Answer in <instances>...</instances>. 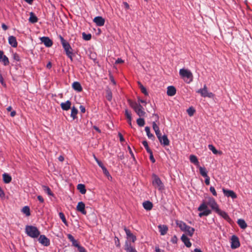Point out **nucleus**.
Returning <instances> with one entry per match:
<instances>
[{
  "label": "nucleus",
  "instance_id": "nucleus-1",
  "mask_svg": "<svg viewBox=\"0 0 252 252\" xmlns=\"http://www.w3.org/2000/svg\"><path fill=\"white\" fill-rule=\"evenodd\" d=\"M59 38L61 40L62 46L65 52L66 56L70 59L71 61H72V49L70 46L69 43L67 41H66L61 35H59Z\"/></svg>",
  "mask_w": 252,
  "mask_h": 252
},
{
  "label": "nucleus",
  "instance_id": "nucleus-2",
  "mask_svg": "<svg viewBox=\"0 0 252 252\" xmlns=\"http://www.w3.org/2000/svg\"><path fill=\"white\" fill-rule=\"evenodd\" d=\"M25 231L26 234L32 238H37L40 234L37 228L32 225H27L25 228Z\"/></svg>",
  "mask_w": 252,
  "mask_h": 252
},
{
  "label": "nucleus",
  "instance_id": "nucleus-3",
  "mask_svg": "<svg viewBox=\"0 0 252 252\" xmlns=\"http://www.w3.org/2000/svg\"><path fill=\"white\" fill-rule=\"evenodd\" d=\"M128 101L131 107L134 109L139 117H141L145 116L146 112L144 111V109L141 105L131 100H128Z\"/></svg>",
  "mask_w": 252,
  "mask_h": 252
},
{
  "label": "nucleus",
  "instance_id": "nucleus-4",
  "mask_svg": "<svg viewBox=\"0 0 252 252\" xmlns=\"http://www.w3.org/2000/svg\"><path fill=\"white\" fill-rule=\"evenodd\" d=\"M179 74L188 83H189L192 81L193 75L189 70L184 68L181 69L179 71Z\"/></svg>",
  "mask_w": 252,
  "mask_h": 252
},
{
  "label": "nucleus",
  "instance_id": "nucleus-5",
  "mask_svg": "<svg viewBox=\"0 0 252 252\" xmlns=\"http://www.w3.org/2000/svg\"><path fill=\"white\" fill-rule=\"evenodd\" d=\"M152 184L156 189H158L159 190H162L164 189V185L160 178L157 175L153 174L152 176Z\"/></svg>",
  "mask_w": 252,
  "mask_h": 252
},
{
  "label": "nucleus",
  "instance_id": "nucleus-6",
  "mask_svg": "<svg viewBox=\"0 0 252 252\" xmlns=\"http://www.w3.org/2000/svg\"><path fill=\"white\" fill-rule=\"evenodd\" d=\"M198 210L201 212L198 215L201 218L203 216H207L211 213V211L208 209L207 205L205 203H202L199 206Z\"/></svg>",
  "mask_w": 252,
  "mask_h": 252
},
{
  "label": "nucleus",
  "instance_id": "nucleus-7",
  "mask_svg": "<svg viewBox=\"0 0 252 252\" xmlns=\"http://www.w3.org/2000/svg\"><path fill=\"white\" fill-rule=\"evenodd\" d=\"M196 93L200 94L201 95L204 97L213 98L214 96V94L208 91L207 87L206 85H204L202 89H200L196 91Z\"/></svg>",
  "mask_w": 252,
  "mask_h": 252
},
{
  "label": "nucleus",
  "instance_id": "nucleus-8",
  "mask_svg": "<svg viewBox=\"0 0 252 252\" xmlns=\"http://www.w3.org/2000/svg\"><path fill=\"white\" fill-rule=\"evenodd\" d=\"M231 248L232 249H235L240 247V244L237 236L233 235L231 237Z\"/></svg>",
  "mask_w": 252,
  "mask_h": 252
},
{
  "label": "nucleus",
  "instance_id": "nucleus-9",
  "mask_svg": "<svg viewBox=\"0 0 252 252\" xmlns=\"http://www.w3.org/2000/svg\"><path fill=\"white\" fill-rule=\"evenodd\" d=\"M40 243L44 246L47 247L50 245V240L44 235H41L38 239Z\"/></svg>",
  "mask_w": 252,
  "mask_h": 252
},
{
  "label": "nucleus",
  "instance_id": "nucleus-10",
  "mask_svg": "<svg viewBox=\"0 0 252 252\" xmlns=\"http://www.w3.org/2000/svg\"><path fill=\"white\" fill-rule=\"evenodd\" d=\"M207 205H209L211 208L214 210L215 212L217 211V209H219L218 205L213 198H210L208 201L207 203Z\"/></svg>",
  "mask_w": 252,
  "mask_h": 252
},
{
  "label": "nucleus",
  "instance_id": "nucleus-11",
  "mask_svg": "<svg viewBox=\"0 0 252 252\" xmlns=\"http://www.w3.org/2000/svg\"><path fill=\"white\" fill-rule=\"evenodd\" d=\"M222 191L224 195L226 197H230L232 199H235L237 198L236 194L233 190H228L223 188L222 189Z\"/></svg>",
  "mask_w": 252,
  "mask_h": 252
},
{
  "label": "nucleus",
  "instance_id": "nucleus-12",
  "mask_svg": "<svg viewBox=\"0 0 252 252\" xmlns=\"http://www.w3.org/2000/svg\"><path fill=\"white\" fill-rule=\"evenodd\" d=\"M93 21L99 27L103 26L105 23V19L101 16L95 17Z\"/></svg>",
  "mask_w": 252,
  "mask_h": 252
},
{
  "label": "nucleus",
  "instance_id": "nucleus-13",
  "mask_svg": "<svg viewBox=\"0 0 252 252\" xmlns=\"http://www.w3.org/2000/svg\"><path fill=\"white\" fill-rule=\"evenodd\" d=\"M40 40L47 47H51L53 45L52 40H51L48 37L43 36L40 38Z\"/></svg>",
  "mask_w": 252,
  "mask_h": 252
},
{
  "label": "nucleus",
  "instance_id": "nucleus-14",
  "mask_svg": "<svg viewBox=\"0 0 252 252\" xmlns=\"http://www.w3.org/2000/svg\"><path fill=\"white\" fill-rule=\"evenodd\" d=\"M76 210L83 215H86L87 214V212L85 210V205L83 202H78L76 207Z\"/></svg>",
  "mask_w": 252,
  "mask_h": 252
},
{
  "label": "nucleus",
  "instance_id": "nucleus-15",
  "mask_svg": "<svg viewBox=\"0 0 252 252\" xmlns=\"http://www.w3.org/2000/svg\"><path fill=\"white\" fill-rule=\"evenodd\" d=\"M216 212L227 221L230 222L231 221V219L225 212L221 211L219 209H217Z\"/></svg>",
  "mask_w": 252,
  "mask_h": 252
},
{
  "label": "nucleus",
  "instance_id": "nucleus-16",
  "mask_svg": "<svg viewBox=\"0 0 252 252\" xmlns=\"http://www.w3.org/2000/svg\"><path fill=\"white\" fill-rule=\"evenodd\" d=\"M161 145L163 146H168L170 143V141L168 139L167 135H163L160 139H158Z\"/></svg>",
  "mask_w": 252,
  "mask_h": 252
},
{
  "label": "nucleus",
  "instance_id": "nucleus-17",
  "mask_svg": "<svg viewBox=\"0 0 252 252\" xmlns=\"http://www.w3.org/2000/svg\"><path fill=\"white\" fill-rule=\"evenodd\" d=\"M181 239L187 247L190 248L191 247V243L189 239L185 234L182 235Z\"/></svg>",
  "mask_w": 252,
  "mask_h": 252
},
{
  "label": "nucleus",
  "instance_id": "nucleus-18",
  "mask_svg": "<svg viewBox=\"0 0 252 252\" xmlns=\"http://www.w3.org/2000/svg\"><path fill=\"white\" fill-rule=\"evenodd\" d=\"M71 102L69 100H67L64 102H62L61 107L63 110L67 111L71 108Z\"/></svg>",
  "mask_w": 252,
  "mask_h": 252
},
{
  "label": "nucleus",
  "instance_id": "nucleus-19",
  "mask_svg": "<svg viewBox=\"0 0 252 252\" xmlns=\"http://www.w3.org/2000/svg\"><path fill=\"white\" fill-rule=\"evenodd\" d=\"M167 89V94L168 96H174L176 93V88L173 86H168Z\"/></svg>",
  "mask_w": 252,
  "mask_h": 252
},
{
  "label": "nucleus",
  "instance_id": "nucleus-20",
  "mask_svg": "<svg viewBox=\"0 0 252 252\" xmlns=\"http://www.w3.org/2000/svg\"><path fill=\"white\" fill-rule=\"evenodd\" d=\"M72 87L75 91L78 92H81L83 90L80 83L77 81L74 82L72 83Z\"/></svg>",
  "mask_w": 252,
  "mask_h": 252
},
{
  "label": "nucleus",
  "instance_id": "nucleus-21",
  "mask_svg": "<svg viewBox=\"0 0 252 252\" xmlns=\"http://www.w3.org/2000/svg\"><path fill=\"white\" fill-rule=\"evenodd\" d=\"M8 43L13 47H16L18 45L16 37L12 35L9 36Z\"/></svg>",
  "mask_w": 252,
  "mask_h": 252
},
{
  "label": "nucleus",
  "instance_id": "nucleus-22",
  "mask_svg": "<svg viewBox=\"0 0 252 252\" xmlns=\"http://www.w3.org/2000/svg\"><path fill=\"white\" fill-rule=\"evenodd\" d=\"M161 235H164L167 233L168 227L166 225H159L158 226Z\"/></svg>",
  "mask_w": 252,
  "mask_h": 252
},
{
  "label": "nucleus",
  "instance_id": "nucleus-23",
  "mask_svg": "<svg viewBox=\"0 0 252 252\" xmlns=\"http://www.w3.org/2000/svg\"><path fill=\"white\" fill-rule=\"evenodd\" d=\"M125 250L126 252H137L135 249L131 246L127 242H126L125 245Z\"/></svg>",
  "mask_w": 252,
  "mask_h": 252
},
{
  "label": "nucleus",
  "instance_id": "nucleus-24",
  "mask_svg": "<svg viewBox=\"0 0 252 252\" xmlns=\"http://www.w3.org/2000/svg\"><path fill=\"white\" fill-rule=\"evenodd\" d=\"M176 223L182 231H184L188 226L185 222L181 220H176Z\"/></svg>",
  "mask_w": 252,
  "mask_h": 252
},
{
  "label": "nucleus",
  "instance_id": "nucleus-25",
  "mask_svg": "<svg viewBox=\"0 0 252 252\" xmlns=\"http://www.w3.org/2000/svg\"><path fill=\"white\" fill-rule=\"evenodd\" d=\"M143 206L145 210L150 211L152 209L153 205L151 202L146 201L143 203Z\"/></svg>",
  "mask_w": 252,
  "mask_h": 252
},
{
  "label": "nucleus",
  "instance_id": "nucleus-26",
  "mask_svg": "<svg viewBox=\"0 0 252 252\" xmlns=\"http://www.w3.org/2000/svg\"><path fill=\"white\" fill-rule=\"evenodd\" d=\"M195 231V229L189 226H188L187 228L184 230V232H185L187 233V234L190 237H192L194 234V232Z\"/></svg>",
  "mask_w": 252,
  "mask_h": 252
},
{
  "label": "nucleus",
  "instance_id": "nucleus-27",
  "mask_svg": "<svg viewBox=\"0 0 252 252\" xmlns=\"http://www.w3.org/2000/svg\"><path fill=\"white\" fill-rule=\"evenodd\" d=\"M30 18L29 21L32 23H35L38 21V18L36 15L32 12L30 13Z\"/></svg>",
  "mask_w": 252,
  "mask_h": 252
},
{
  "label": "nucleus",
  "instance_id": "nucleus-28",
  "mask_svg": "<svg viewBox=\"0 0 252 252\" xmlns=\"http://www.w3.org/2000/svg\"><path fill=\"white\" fill-rule=\"evenodd\" d=\"M3 181L5 184L9 183L12 180L11 177L7 173H4L2 174Z\"/></svg>",
  "mask_w": 252,
  "mask_h": 252
},
{
  "label": "nucleus",
  "instance_id": "nucleus-29",
  "mask_svg": "<svg viewBox=\"0 0 252 252\" xmlns=\"http://www.w3.org/2000/svg\"><path fill=\"white\" fill-rule=\"evenodd\" d=\"M237 223L242 229H245L247 227L246 222L243 219H239L237 221Z\"/></svg>",
  "mask_w": 252,
  "mask_h": 252
},
{
  "label": "nucleus",
  "instance_id": "nucleus-30",
  "mask_svg": "<svg viewBox=\"0 0 252 252\" xmlns=\"http://www.w3.org/2000/svg\"><path fill=\"white\" fill-rule=\"evenodd\" d=\"M77 189L82 194H84L86 193V189H85V186L84 185L81 184H78L77 185Z\"/></svg>",
  "mask_w": 252,
  "mask_h": 252
},
{
  "label": "nucleus",
  "instance_id": "nucleus-31",
  "mask_svg": "<svg viewBox=\"0 0 252 252\" xmlns=\"http://www.w3.org/2000/svg\"><path fill=\"white\" fill-rule=\"evenodd\" d=\"M145 130L146 132L147 135L148 137L150 139H151L152 140H154L155 137L154 136V135L150 132V128L148 126H146L145 128Z\"/></svg>",
  "mask_w": 252,
  "mask_h": 252
},
{
  "label": "nucleus",
  "instance_id": "nucleus-32",
  "mask_svg": "<svg viewBox=\"0 0 252 252\" xmlns=\"http://www.w3.org/2000/svg\"><path fill=\"white\" fill-rule=\"evenodd\" d=\"M0 62H2L4 65H7L9 63V60L5 55H3L1 57H0Z\"/></svg>",
  "mask_w": 252,
  "mask_h": 252
},
{
  "label": "nucleus",
  "instance_id": "nucleus-33",
  "mask_svg": "<svg viewBox=\"0 0 252 252\" xmlns=\"http://www.w3.org/2000/svg\"><path fill=\"white\" fill-rule=\"evenodd\" d=\"M189 160L191 162L194 163V164L197 165L199 164V162L197 157L193 155H191L189 157Z\"/></svg>",
  "mask_w": 252,
  "mask_h": 252
},
{
  "label": "nucleus",
  "instance_id": "nucleus-34",
  "mask_svg": "<svg viewBox=\"0 0 252 252\" xmlns=\"http://www.w3.org/2000/svg\"><path fill=\"white\" fill-rule=\"evenodd\" d=\"M106 98L109 101H111L112 98V93L109 89L106 90Z\"/></svg>",
  "mask_w": 252,
  "mask_h": 252
},
{
  "label": "nucleus",
  "instance_id": "nucleus-35",
  "mask_svg": "<svg viewBox=\"0 0 252 252\" xmlns=\"http://www.w3.org/2000/svg\"><path fill=\"white\" fill-rule=\"evenodd\" d=\"M78 110L75 107L71 108V117L74 120L76 118V115L78 113Z\"/></svg>",
  "mask_w": 252,
  "mask_h": 252
},
{
  "label": "nucleus",
  "instance_id": "nucleus-36",
  "mask_svg": "<svg viewBox=\"0 0 252 252\" xmlns=\"http://www.w3.org/2000/svg\"><path fill=\"white\" fill-rule=\"evenodd\" d=\"M199 171L200 174L204 177H207V172L206 171V169L205 167H199Z\"/></svg>",
  "mask_w": 252,
  "mask_h": 252
},
{
  "label": "nucleus",
  "instance_id": "nucleus-37",
  "mask_svg": "<svg viewBox=\"0 0 252 252\" xmlns=\"http://www.w3.org/2000/svg\"><path fill=\"white\" fill-rule=\"evenodd\" d=\"M43 188V189L44 190V191L47 193L50 196H53L54 195V194L53 193V192H52L51 190L50 189L47 187V186H43L42 187Z\"/></svg>",
  "mask_w": 252,
  "mask_h": 252
},
{
  "label": "nucleus",
  "instance_id": "nucleus-38",
  "mask_svg": "<svg viewBox=\"0 0 252 252\" xmlns=\"http://www.w3.org/2000/svg\"><path fill=\"white\" fill-rule=\"evenodd\" d=\"M22 212L26 214L27 216H29L31 215L30 209L28 206H25L22 210Z\"/></svg>",
  "mask_w": 252,
  "mask_h": 252
},
{
  "label": "nucleus",
  "instance_id": "nucleus-39",
  "mask_svg": "<svg viewBox=\"0 0 252 252\" xmlns=\"http://www.w3.org/2000/svg\"><path fill=\"white\" fill-rule=\"evenodd\" d=\"M59 217L60 218V219L62 220L63 221V223L67 226L68 225V223H67V222L66 220V219H65V216L64 215V214L62 212H60L59 214Z\"/></svg>",
  "mask_w": 252,
  "mask_h": 252
},
{
  "label": "nucleus",
  "instance_id": "nucleus-40",
  "mask_svg": "<svg viewBox=\"0 0 252 252\" xmlns=\"http://www.w3.org/2000/svg\"><path fill=\"white\" fill-rule=\"evenodd\" d=\"M187 111L188 115L190 117H191L194 115V114L195 112V110L193 107H190L187 109Z\"/></svg>",
  "mask_w": 252,
  "mask_h": 252
},
{
  "label": "nucleus",
  "instance_id": "nucleus-41",
  "mask_svg": "<svg viewBox=\"0 0 252 252\" xmlns=\"http://www.w3.org/2000/svg\"><path fill=\"white\" fill-rule=\"evenodd\" d=\"M137 125L139 126H143L145 125V121L143 118H138L136 121Z\"/></svg>",
  "mask_w": 252,
  "mask_h": 252
},
{
  "label": "nucleus",
  "instance_id": "nucleus-42",
  "mask_svg": "<svg viewBox=\"0 0 252 252\" xmlns=\"http://www.w3.org/2000/svg\"><path fill=\"white\" fill-rule=\"evenodd\" d=\"M83 38L85 40H90L91 39L92 35L90 33L86 34L85 32L82 33Z\"/></svg>",
  "mask_w": 252,
  "mask_h": 252
},
{
  "label": "nucleus",
  "instance_id": "nucleus-43",
  "mask_svg": "<svg viewBox=\"0 0 252 252\" xmlns=\"http://www.w3.org/2000/svg\"><path fill=\"white\" fill-rule=\"evenodd\" d=\"M125 114L128 120L131 121L132 117L131 113L127 110L126 109L125 111Z\"/></svg>",
  "mask_w": 252,
  "mask_h": 252
},
{
  "label": "nucleus",
  "instance_id": "nucleus-44",
  "mask_svg": "<svg viewBox=\"0 0 252 252\" xmlns=\"http://www.w3.org/2000/svg\"><path fill=\"white\" fill-rule=\"evenodd\" d=\"M142 144L148 153H150L151 152H152V150L149 147L148 142L146 141H143L142 142Z\"/></svg>",
  "mask_w": 252,
  "mask_h": 252
},
{
  "label": "nucleus",
  "instance_id": "nucleus-45",
  "mask_svg": "<svg viewBox=\"0 0 252 252\" xmlns=\"http://www.w3.org/2000/svg\"><path fill=\"white\" fill-rule=\"evenodd\" d=\"M208 148H209V150L212 151V152L214 154H217L218 153V151H217V150L215 148V147L213 145H211V144L209 145Z\"/></svg>",
  "mask_w": 252,
  "mask_h": 252
},
{
  "label": "nucleus",
  "instance_id": "nucleus-46",
  "mask_svg": "<svg viewBox=\"0 0 252 252\" xmlns=\"http://www.w3.org/2000/svg\"><path fill=\"white\" fill-rule=\"evenodd\" d=\"M153 128L155 132L159 130V128L155 122H153Z\"/></svg>",
  "mask_w": 252,
  "mask_h": 252
},
{
  "label": "nucleus",
  "instance_id": "nucleus-47",
  "mask_svg": "<svg viewBox=\"0 0 252 252\" xmlns=\"http://www.w3.org/2000/svg\"><path fill=\"white\" fill-rule=\"evenodd\" d=\"M13 58L14 60L16 61H20V56L19 55L17 54V53H14L13 54Z\"/></svg>",
  "mask_w": 252,
  "mask_h": 252
},
{
  "label": "nucleus",
  "instance_id": "nucleus-48",
  "mask_svg": "<svg viewBox=\"0 0 252 252\" xmlns=\"http://www.w3.org/2000/svg\"><path fill=\"white\" fill-rule=\"evenodd\" d=\"M124 230L126 234L127 238H128L129 236H130L132 234V233L131 232L130 230L127 229L126 227H125Z\"/></svg>",
  "mask_w": 252,
  "mask_h": 252
},
{
  "label": "nucleus",
  "instance_id": "nucleus-49",
  "mask_svg": "<svg viewBox=\"0 0 252 252\" xmlns=\"http://www.w3.org/2000/svg\"><path fill=\"white\" fill-rule=\"evenodd\" d=\"M210 190L212 192V193L213 194V195H214V196H217V192H216L214 187H211L210 188Z\"/></svg>",
  "mask_w": 252,
  "mask_h": 252
},
{
  "label": "nucleus",
  "instance_id": "nucleus-50",
  "mask_svg": "<svg viewBox=\"0 0 252 252\" xmlns=\"http://www.w3.org/2000/svg\"><path fill=\"white\" fill-rule=\"evenodd\" d=\"M114 240H115V243L116 246L117 247H120V241H119V239H118V238L117 237H115Z\"/></svg>",
  "mask_w": 252,
  "mask_h": 252
},
{
  "label": "nucleus",
  "instance_id": "nucleus-51",
  "mask_svg": "<svg viewBox=\"0 0 252 252\" xmlns=\"http://www.w3.org/2000/svg\"><path fill=\"white\" fill-rule=\"evenodd\" d=\"M149 154H150V157H149L150 159L153 163H155L156 161V160L154 157L153 152H151L150 153H149Z\"/></svg>",
  "mask_w": 252,
  "mask_h": 252
},
{
  "label": "nucleus",
  "instance_id": "nucleus-52",
  "mask_svg": "<svg viewBox=\"0 0 252 252\" xmlns=\"http://www.w3.org/2000/svg\"><path fill=\"white\" fill-rule=\"evenodd\" d=\"M103 173L107 176H110V174L105 167L102 168Z\"/></svg>",
  "mask_w": 252,
  "mask_h": 252
},
{
  "label": "nucleus",
  "instance_id": "nucleus-53",
  "mask_svg": "<svg viewBox=\"0 0 252 252\" xmlns=\"http://www.w3.org/2000/svg\"><path fill=\"white\" fill-rule=\"evenodd\" d=\"M127 238L131 240L132 242H134L136 240V236L134 235L133 234Z\"/></svg>",
  "mask_w": 252,
  "mask_h": 252
},
{
  "label": "nucleus",
  "instance_id": "nucleus-54",
  "mask_svg": "<svg viewBox=\"0 0 252 252\" xmlns=\"http://www.w3.org/2000/svg\"><path fill=\"white\" fill-rule=\"evenodd\" d=\"M177 237H176V236L174 235L173 237H172L171 239V242L173 244H176L177 242Z\"/></svg>",
  "mask_w": 252,
  "mask_h": 252
},
{
  "label": "nucleus",
  "instance_id": "nucleus-55",
  "mask_svg": "<svg viewBox=\"0 0 252 252\" xmlns=\"http://www.w3.org/2000/svg\"><path fill=\"white\" fill-rule=\"evenodd\" d=\"M78 250L79 251V252H87L86 250L83 247H82L81 246H80L78 248Z\"/></svg>",
  "mask_w": 252,
  "mask_h": 252
},
{
  "label": "nucleus",
  "instance_id": "nucleus-56",
  "mask_svg": "<svg viewBox=\"0 0 252 252\" xmlns=\"http://www.w3.org/2000/svg\"><path fill=\"white\" fill-rule=\"evenodd\" d=\"M71 242L72 243V245L75 247H77V248L80 246L79 245L77 241L75 239L72 241Z\"/></svg>",
  "mask_w": 252,
  "mask_h": 252
},
{
  "label": "nucleus",
  "instance_id": "nucleus-57",
  "mask_svg": "<svg viewBox=\"0 0 252 252\" xmlns=\"http://www.w3.org/2000/svg\"><path fill=\"white\" fill-rule=\"evenodd\" d=\"M0 197L1 198L3 199L5 197V194L3 190L0 188Z\"/></svg>",
  "mask_w": 252,
  "mask_h": 252
},
{
  "label": "nucleus",
  "instance_id": "nucleus-58",
  "mask_svg": "<svg viewBox=\"0 0 252 252\" xmlns=\"http://www.w3.org/2000/svg\"><path fill=\"white\" fill-rule=\"evenodd\" d=\"M118 136H119V137L120 138V142H123L125 141V139H124L123 135L121 133L119 132L118 133Z\"/></svg>",
  "mask_w": 252,
  "mask_h": 252
},
{
  "label": "nucleus",
  "instance_id": "nucleus-59",
  "mask_svg": "<svg viewBox=\"0 0 252 252\" xmlns=\"http://www.w3.org/2000/svg\"><path fill=\"white\" fill-rule=\"evenodd\" d=\"M67 238L68 239L71 241L72 242V241H73L74 240H75L74 238L73 237V236L70 234H68L67 235Z\"/></svg>",
  "mask_w": 252,
  "mask_h": 252
},
{
  "label": "nucleus",
  "instance_id": "nucleus-60",
  "mask_svg": "<svg viewBox=\"0 0 252 252\" xmlns=\"http://www.w3.org/2000/svg\"><path fill=\"white\" fill-rule=\"evenodd\" d=\"M156 134L158 138V139H160L161 138V137H162V136L161 135V133H160V130H158V131H156Z\"/></svg>",
  "mask_w": 252,
  "mask_h": 252
},
{
  "label": "nucleus",
  "instance_id": "nucleus-61",
  "mask_svg": "<svg viewBox=\"0 0 252 252\" xmlns=\"http://www.w3.org/2000/svg\"><path fill=\"white\" fill-rule=\"evenodd\" d=\"M79 109L80 110V111L82 113H84L86 111V109H85V107L83 105H80L79 107Z\"/></svg>",
  "mask_w": 252,
  "mask_h": 252
},
{
  "label": "nucleus",
  "instance_id": "nucleus-62",
  "mask_svg": "<svg viewBox=\"0 0 252 252\" xmlns=\"http://www.w3.org/2000/svg\"><path fill=\"white\" fill-rule=\"evenodd\" d=\"M205 183L207 185H209L210 184V177L208 176L207 177H205Z\"/></svg>",
  "mask_w": 252,
  "mask_h": 252
},
{
  "label": "nucleus",
  "instance_id": "nucleus-63",
  "mask_svg": "<svg viewBox=\"0 0 252 252\" xmlns=\"http://www.w3.org/2000/svg\"><path fill=\"white\" fill-rule=\"evenodd\" d=\"M141 92L144 94L145 95H148V93L147 91V90L145 88H142V90H141Z\"/></svg>",
  "mask_w": 252,
  "mask_h": 252
},
{
  "label": "nucleus",
  "instance_id": "nucleus-64",
  "mask_svg": "<svg viewBox=\"0 0 252 252\" xmlns=\"http://www.w3.org/2000/svg\"><path fill=\"white\" fill-rule=\"evenodd\" d=\"M124 63V61L120 58H118L115 62V63H116V64L122 63Z\"/></svg>",
  "mask_w": 252,
  "mask_h": 252
}]
</instances>
